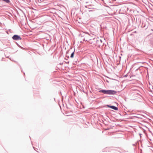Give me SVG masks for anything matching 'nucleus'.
Returning a JSON list of instances; mask_svg holds the SVG:
<instances>
[{
    "label": "nucleus",
    "mask_w": 153,
    "mask_h": 153,
    "mask_svg": "<svg viewBox=\"0 0 153 153\" xmlns=\"http://www.w3.org/2000/svg\"><path fill=\"white\" fill-rule=\"evenodd\" d=\"M100 92H102L104 94L109 95H114L117 93V92L114 90H102L99 91Z\"/></svg>",
    "instance_id": "1"
},
{
    "label": "nucleus",
    "mask_w": 153,
    "mask_h": 153,
    "mask_svg": "<svg viewBox=\"0 0 153 153\" xmlns=\"http://www.w3.org/2000/svg\"><path fill=\"white\" fill-rule=\"evenodd\" d=\"M107 106L108 107L112 109H113L117 111L118 110V108L117 107H116L113 105H107Z\"/></svg>",
    "instance_id": "2"
},
{
    "label": "nucleus",
    "mask_w": 153,
    "mask_h": 153,
    "mask_svg": "<svg viewBox=\"0 0 153 153\" xmlns=\"http://www.w3.org/2000/svg\"><path fill=\"white\" fill-rule=\"evenodd\" d=\"M82 39L81 40H79L78 41V42L79 43V42H80V43H83V42L85 41V42H86L87 41L88 42L89 41V40H85V39Z\"/></svg>",
    "instance_id": "3"
},
{
    "label": "nucleus",
    "mask_w": 153,
    "mask_h": 153,
    "mask_svg": "<svg viewBox=\"0 0 153 153\" xmlns=\"http://www.w3.org/2000/svg\"><path fill=\"white\" fill-rule=\"evenodd\" d=\"M12 38H20V37L17 35H14Z\"/></svg>",
    "instance_id": "4"
},
{
    "label": "nucleus",
    "mask_w": 153,
    "mask_h": 153,
    "mask_svg": "<svg viewBox=\"0 0 153 153\" xmlns=\"http://www.w3.org/2000/svg\"><path fill=\"white\" fill-rule=\"evenodd\" d=\"M75 51V49H74V51L71 54L70 57L71 58H73L74 57V52Z\"/></svg>",
    "instance_id": "5"
},
{
    "label": "nucleus",
    "mask_w": 153,
    "mask_h": 153,
    "mask_svg": "<svg viewBox=\"0 0 153 153\" xmlns=\"http://www.w3.org/2000/svg\"><path fill=\"white\" fill-rule=\"evenodd\" d=\"M13 39L15 40H19V39Z\"/></svg>",
    "instance_id": "6"
},
{
    "label": "nucleus",
    "mask_w": 153,
    "mask_h": 153,
    "mask_svg": "<svg viewBox=\"0 0 153 153\" xmlns=\"http://www.w3.org/2000/svg\"><path fill=\"white\" fill-rule=\"evenodd\" d=\"M100 39V40L101 42H102V41L101 39Z\"/></svg>",
    "instance_id": "7"
},
{
    "label": "nucleus",
    "mask_w": 153,
    "mask_h": 153,
    "mask_svg": "<svg viewBox=\"0 0 153 153\" xmlns=\"http://www.w3.org/2000/svg\"><path fill=\"white\" fill-rule=\"evenodd\" d=\"M47 39V40H49V39Z\"/></svg>",
    "instance_id": "8"
},
{
    "label": "nucleus",
    "mask_w": 153,
    "mask_h": 153,
    "mask_svg": "<svg viewBox=\"0 0 153 153\" xmlns=\"http://www.w3.org/2000/svg\"><path fill=\"white\" fill-rule=\"evenodd\" d=\"M103 39L104 40H105V39Z\"/></svg>",
    "instance_id": "9"
},
{
    "label": "nucleus",
    "mask_w": 153,
    "mask_h": 153,
    "mask_svg": "<svg viewBox=\"0 0 153 153\" xmlns=\"http://www.w3.org/2000/svg\"><path fill=\"white\" fill-rule=\"evenodd\" d=\"M69 63V62H67V63Z\"/></svg>",
    "instance_id": "10"
},
{
    "label": "nucleus",
    "mask_w": 153,
    "mask_h": 153,
    "mask_svg": "<svg viewBox=\"0 0 153 153\" xmlns=\"http://www.w3.org/2000/svg\"><path fill=\"white\" fill-rule=\"evenodd\" d=\"M69 63V62H67V63Z\"/></svg>",
    "instance_id": "11"
},
{
    "label": "nucleus",
    "mask_w": 153,
    "mask_h": 153,
    "mask_svg": "<svg viewBox=\"0 0 153 153\" xmlns=\"http://www.w3.org/2000/svg\"><path fill=\"white\" fill-rule=\"evenodd\" d=\"M69 63V62H67V63Z\"/></svg>",
    "instance_id": "12"
},
{
    "label": "nucleus",
    "mask_w": 153,
    "mask_h": 153,
    "mask_svg": "<svg viewBox=\"0 0 153 153\" xmlns=\"http://www.w3.org/2000/svg\"><path fill=\"white\" fill-rule=\"evenodd\" d=\"M152 89H153V88H152Z\"/></svg>",
    "instance_id": "13"
}]
</instances>
